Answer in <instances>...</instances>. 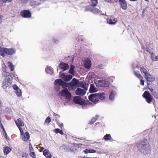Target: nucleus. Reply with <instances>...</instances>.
Segmentation results:
<instances>
[{
    "mask_svg": "<svg viewBox=\"0 0 158 158\" xmlns=\"http://www.w3.org/2000/svg\"><path fill=\"white\" fill-rule=\"evenodd\" d=\"M140 84L142 85H144V81L141 78L140 81Z\"/></svg>",
    "mask_w": 158,
    "mask_h": 158,
    "instance_id": "4d7b16f0",
    "label": "nucleus"
},
{
    "mask_svg": "<svg viewBox=\"0 0 158 158\" xmlns=\"http://www.w3.org/2000/svg\"><path fill=\"white\" fill-rule=\"evenodd\" d=\"M0 126L2 128V129L3 131H5V129L2 125V124L1 120H0Z\"/></svg>",
    "mask_w": 158,
    "mask_h": 158,
    "instance_id": "5fc2aeb1",
    "label": "nucleus"
},
{
    "mask_svg": "<svg viewBox=\"0 0 158 158\" xmlns=\"http://www.w3.org/2000/svg\"><path fill=\"white\" fill-rule=\"evenodd\" d=\"M11 76L8 75V77H6L3 81L2 85V88L5 89L10 85L11 83Z\"/></svg>",
    "mask_w": 158,
    "mask_h": 158,
    "instance_id": "20e7f679",
    "label": "nucleus"
},
{
    "mask_svg": "<svg viewBox=\"0 0 158 158\" xmlns=\"http://www.w3.org/2000/svg\"><path fill=\"white\" fill-rule=\"evenodd\" d=\"M154 95L155 96V97H156V98H157V99H158V95L156 94H155Z\"/></svg>",
    "mask_w": 158,
    "mask_h": 158,
    "instance_id": "e2e57ef3",
    "label": "nucleus"
},
{
    "mask_svg": "<svg viewBox=\"0 0 158 158\" xmlns=\"http://www.w3.org/2000/svg\"><path fill=\"white\" fill-rule=\"evenodd\" d=\"M89 91L90 93L96 92L97 91L96 88L93 84H90Z\"/></svg>",
    "mask_w": 158,
    "mask_h": 158,
    "instance_id": "a878e982",
    "label": "nucleus"
},
{
    "mask_svg": "<svg viewBox=\"0 0 158 158\" xmlns=\"http://www.w3.org/2000/svg\"><path fill=\"white\" fill-rule=\"evenodd\" d=\"M93 6L92 5H89L85 7V11H90L91 12Z\"/></svg>",
    "mask_w": 158,
    "mask_h": 158,
    "instance_id": "72a5a7b5",
    "label": "nucleus"
},
{
    "mask_svg": "<svg viewBox=\"0 0 158 158\" xmlns=\"http://www.w3.org/2000/svg\"><path fill=\"white\" fill-rule=\"evenodd\" d=\"M15 92L16 95L18 97H20V96L21 95L22 92L21 90L19 88L18 89H17L15 90Z\"/></svg>",
    "mask_w": 158,
    "mask_h": 158,
    "instance_id": "e433bc0d",
    "label": "nucleus"
},
{
    "mask_svg": "<svg viewBox=\"0 0 158 158\" xmlns=\"http://www.w3.org/2000/svg\"><path fill=\"white\" fill-rule=\"evenodd\" d=\"M92 3L93 4V6H96L98 3V0H90Z\"/></svg>",
    "mask_w": 158,
    "mask_h": 158,
    "instance_id": "79ce46f5",
    "label": "nucleus"
},
{
    "mask_svg": "<svg viewBox=\"0 0 158 158\" xmlns=\"http://www.w3.org/2000/svg\"><path fill=\"white\" fill-rule=\"evenodd\" d=\"M59 67L64 71L68 70L69 68L68 64L63 62H60L59 64Z\"/></svg>",
    "mask_w": 158,
    "mask_h": 158,
    "instance_id": "f8f14e48",
    "label": "nucleus"
},
{
    "mask_svg": "<svg viewBox=\"0 0 158 158\" xmlns=\"http://www.w3.org/2000/svg\"><path fill=\"white\" fill-rule=\"evenodd\" d=\"M144 77L148 82H152L155 80V77L153 75H151L149 73L148 74Z\"/></svg>",
    "mask_w": 158,
    "mask_h": 158,
    "instance_id": "4468645a",
    "label": "nucleus"
},
{
    "mask_svg": "<svg viewBox=\"0 0 158 158\" xmlns=\"http://www.w3.org/2000/svg\"><path fill=\"white\" fill-rule=\"evenodd\" d=\"M151 57L153 61L158 60V57L155 56L153 52L151 53Z\"/></svg>",
    "mask_w": 158,
    "mask_h": 158,
    "instance_id": "c85d7f7f",
    "label": "nucleus"
},
{
    "mask_svg": "<svg viewBox=\"0 0 158 158\" xmlns=\"http://www.w3.org/2000/svg\"><path fill=\"white\" fill-rule=\"evenodd\" d=\"M21 15L25 18H29L31 17V13L30 11L28 10H24L20 12Z\"/></svg>",
    "mask_w": 158,
    "mask_h": 158,
    "instance_id": "6e6552de",
    "label": "nucleus"
},
{
    "mask_svg": "<svg viewBox=\"0 0 158 158\" xmlns=\"http://www.w3.org/2000/svg\"><path fill=\"white\" fill-rule=\"evenodd\" d=\"M4 132L6 138L7 139V133H6V131H4Z\"/></svg>",
    "mask_w": 158,
    "mask_h": 158,
    "instance_id": "680f3d73",
    "label": "nucleus"
},
{
    "mask_svg": "<svg viewBox=\"0 0 158 158\" xmlns=\"http://www.w3.org/2000/svg\"><path fill=\"white\" fill-rule=\"evenodd\" d=\"M54 115L55 116V120L57 122L58 120L60 118V116L58 114H57L55 113H54Z\"/></svg>",
    "mask_w": 158,
    "mask_h": 158,
    "instance_id": "a18cd8bd",
    "label": "nucleus"
},
{
    "mask_svg": "<svg viewBox=\"0 0 158 158\" xmlns=\"http://www.w3.org/2000/svg\"><path fill=\"white\" fill-rule=\"evenodd\" d=\"M87 89H84L78 88L76 90L75 93L76 95L79 96H83L86 93V91Z\"/></svg>",
    "mask_w": 158,
    "mask_h": 158,
    "instance_id": "9d476101",
    "label": "nucleus"
},
{
    "mask_svg": "<svg viewBox=\"0 0 158 158\" xmlns=\"http://www.w3.org/2000/svg\"><path fill=\"white\" fill-rule=\"evenodd\" d=\"M80 105H82V108L83 109H85L86 108V106L87 104H85V102L84 101V103L83 104H80Z\"/></svg>",
    "mask_w": 158,
    "mask_h": 158,
    "instance_id": "09e8293b",
    "label": "nucleus"
},
{
    "mask_svg": "<svg viewBox=\"0 0 158 158\" xmlns=\"http://www.w3.org/2000/svg\"><path fill=\"white\" fill-rule=\"evenodd\" d=\"M15 122L18 127H20V126H22L24 125V124L22 122V119L20 118L18 119L17 121H16Z\"/></svg>",
    "mask_w": 158,
    "mask_h": 158,
    "instance_id": "4be33fe9",
    "label": "nucleus"
},
{
    "mask_svg": "<svg viewBox=\"0 0 158 158\" xmlns=\"http://www.w3.org/2000/svg\"><path fill=\"white\" fill-rule=\"evenodd\" d=\"M3 3H9L12 1V0H0Z\"/></svg>",
    "mask_w": 158,
    "mask_h": 158,
    "instance_id": "8fccbe9b",
    "label": "nucleus"
},
{
    "mask_svg": "<svg viewBox=\"0 0 158 158\" xmlns=\"http://www.w3.org/2000/svg\"><path fill=\"white\" fill-rule=\"evenodd\" d=\"M45 71L47 73L50 74L51 75L53 73V69L50 66H48L47 68L45 69Z\"/></svg>",
    "mask_w": 158,
    "mask_h": 158,
    "instance_id": "bb28decb",
    "label": "nucleus"
},
{
    "mask_svg": "<svg viewBox=\"0 0 158 158\" xmlns=\"http://www.w3.org/2000/svg\"><path fill=\"white\" fill-rule=\"evenodd\" d=\"M53 42L55 43H57L59 42V41L57 39H54L53 40Z\"/></svg>",
    "mask_w": 158,
    "mask_h": 158,
    "instance_id": "bf43d9fd",
    "label": "nucleus"
},
{
    "mask_svg": "<svg viewBox=\"0 0 158 158\" xmlns=\"http://www.w3.org/2000/svg\"><path fill=\"white\" fill-rule=\"evenodd\" d=\"M2 16L0 15V23L1 22V20L2 19Z\"/></svg>",
    "mask_w": 158,
    "mask_h": 158,
    "instance_id": "0e129e2a",
    "label": "nucleus"
},
{
    "mask_svg": "<svg viewBox=\"0 0 158 158\" xmlns=\"http://www.w3.org/2000/svg\"><path fill=\"white\" fill-rule=\"evenodd\" d=\"M22 139L24 141L28 140L30 138V135L28 132H25L24 134H23L21 136Z\"/></svg>",
    "mask_w": 158,
    "mask_h": 158,
    "instance_id": "f3484780",
    "label": "nucleus"
},
{
    "mask_svg": "<svg viewBox=\"0 0 158 158\" xmlns=\"http://www.w3.org/2000/svg\"><path fill=\"white\" fill-rule=\"evenodd\" d=\"M116 94V92L113 90H112L110 93L109 97V99L111 101H113L114 99V96Z\"/></svg>",
    "mask_w": 158,
    "mask_h": 158,
    "instance_id": "393cba45",
    "label": "nucleus"
},
{
    "mask_svg": "<svg viewBox=\"0 0 158 158\" xmlns=\"http://www.w3.org/2000/svg\"><path fill=\"white\" fill-rule=\"evenodd\" d=\"M77 86L81 88H83L84 89H87L86 87H85L84 83L83 82H81Z\"/></svg>",
    "mask_w": 158,
    "mask_h": 158,
    "instance_id": "ea45409f",
    "label": "nucleus"
},
{
    "mask_svg": "<svg viewBox=\"0 0 158 158\" xmlns=\"http://www.w3.org/2000/svg\"><path fill=\"white\" fill-rule=\"evenodd\" d=\"M121 7L123 10H126L127 8V2L125 0H118Z\"/></svg>",
    "mask_w": 158,
    "mask_h": 158,
    "instance_id": "ddd939ff",
    "label": "nucleus"
},
{
    "mask_svg": "<svg viewBox=\"0 0 158 158\" xmlns=\"http://www.w3.org/2000/svg\"><path fill=\"white\" fill-rule=\"evenodd\" d=\"M43 155L46 157V158H52V156L49 151L47 149H45L43 151Z\"/></svg>",
    "mask_w": 158,
    "mask_h": 158,
    "instance_id": "6ab92c4d",
    "label": "nucleus"
},
{
    "mask_svg": "<svg viewBox=\"0 0 158 158\" xmlns=\"http://www.w3.org/2000/svg\"><path fill=\"white\" fill-rule=\"evenodd\" d=\"M135 75L139 79L141 77V75L139 73H137L135 71L134 72Z\"/></svg>",
    "mask_w": 158,
    "mask_h": 158,
    "instance_id": "c03bdc74",
    "label": "nucleus"
},
{
    "mask_svg": "<svg viewBox=\"0 0 158 158\" xmlns=\"http://www.w3.org/2000/svg\"><path fill=\"white\" fill-rule=\"evenodd\" d=\"M79 81L75 78L73 79L72 81L69 82L68 89L69 90L75 89L79 84Z\"/></svg>",
    "mask_w": 158,
    "mask_h": 158,
    "instance_id": "39448f33",
    "label": "nucleus"
},
{
    "mask_svg": "<svg viewBox=\"0 0 158 158\" xmlns=\"http://www.w3.org/2000/svg\"><path fill=\"white\" fill-rule=\"evenodd\" d=\"M41 150L40 151V152H41V151H43V150H44V148L43 147H42L41 148Z\"/></svg>",
    "mask_w": 158,
    "mask_h": 158,
    "instance_id": "774afa93",
    "label": "nucleus"
},
{
    "mask_svg": "<svg viewBox=\"0 0 158 158\" xmlns=\"http://www.w3.org/2000/svg\"><path fill=\"white\" fill-rule=\"evenodd\" d=\"M29 149L30 152H34V149H33V147L31 148H29Z\"/></svg>",
    "mask_w": 158,
    "mask_h": 158,
    "instance_id": "052dcab7",
    "label": "nucleus"
},
{
    "mask_svg": "<svg viewBox=\"0 0 158 158\" xmlns=\"http://www.w3.org/2000/svg\"><path fill=\"white\" fill-rule=\"evenodd\" d=\"M6 111L8 113H10L11 111V109L8 107H7L6 108Z\"/></svg>",
    "mask_w": 158,
    "mask_h": 158,
    "instance_id": "3c124183",
    "label": "nucleus"
},
{
    "mask_svg": "<svg viewBox=\"0 0 158 158\" xmlns=\"http://www.w3.org/2000/svg\"><path fill=\"white\" fill-rule=\"evenodd\" d=\"M55 132L56 133H59L61 135H63L64 132L61 130L59 129V128H57L55 129Z\"/></svg>",
    "mask_w": 158,
    "mask_h": 158,
    "instance_id": "a19ab883",
    "label": "nucleus"
},
{
    "mask_svg": "<svg viewBox=\"0 0 158 158\" xmlns=\"http://www.w3.org/2000/svg\"><path fill=\"white\" fill-rule=\"evenodd\" d=\"M136 145L138 150L143 154L147 153L150 149L147 139L141 141Z\"/></svg>",
    "mask_w": 158,
    "mask_h": 158,
    "instance_id": "f257e3e1",
    "label": "nucleus"
},
{
    "mask_svg": "<svg viewBox=\"0 0 158 158\" xmlns=\"http://www.w3.org/2000/svg\"><path fill=\"white\" fill-rule=\"evenodd\" d=\"M140 71L142 74H144V76L145 77L149 73L147 71V69L144 67H141L140 68Z\"/></svg>",
    "mask_w": 158,
    "mask_h": 158,
    "instance_id": "b1692460",
    "label": "nucleus"
},
{
    "mask_svg": "<svg viewBox=\"0 0 158 158\" xmlns=\"http://www.w3.org/2000/svg\"><path fill=\"white\" fill-rule=\"evenodd\" d=\"M27 155L26 153H23L22 155V158H27Z\"/></svg>",
    "mask_w": 158,
    "mask_h": 158,
    "instance_id": "de8ad7c7",
    "label": "nucleus"
},
{
    "mask_svg": "<svg viewBox=\"0 0 158 158\" xmlns=\"http://www.w3.org/2000/svg\"><path fill=\"white\" fill-rule=\"evenodd\" d=\"M13 88L15 90L19 88L16 85H14L13 86Z\"/></svg>",
    "mask_w": 158,
    "mask_h": 158,
    "instance_id": "6e6d98bb",
    "label": "nucleus"
},
{
    "mask_svg": "<svg viewBox=\"0 0 158 158\" xmlns=\"http://www.w3.org/2000/svg\"><path fill=\"white\" fill-rule=\"evenodd\" d=\"M142 96L148 103H150L152 101L153 99L152 96L148 91H145L142 95Z\"/></svg>",
    "mask_w": 158,
    "mask_h": 158,
    "instance_id": "423d86ee",
    "label": "nucleus"
},
{
    "mask_svg": "<svg viewBox=\"0 0 158 158\" xmlns=\"http://www.w3.org/2000/svg\"><path fill=\"white\" fill-rule=\"evenodd\" d=\"M150 91L151 92L152 94L153 95V97L156 99H157V98L155 97L154 95L156 93V94L158 95V90L156 91L152 89H150Z\"/></svg>",
    "mask_w": 158,
    "mask_h": 158,
    "instance_id": "f704fd0d",
    "label": "nucleus"
},
{
    "mask_svg": "<svg viewBox=\"0 0 158 158\" xmlns=\"http://www.w3.org/2000/svg\"><path fill=\"white\" fill-rule=\"evenodd\" d=\"M88 98L89 100L93 103L95 104L98 101V94H91L89 95Z\"/></svg>",
    "mask_w": 158,
    "mask_h": 158,
    "instance_id": "0eeeda50",
    "label": "nucleus"
},
{
    "mask_svg": "<svg viewBox=\"0 0 158 158\" xmlns=\"http://www.w3.org/2000/svg\"><path fill=\"white\" fill-rule=\"evenodd\" d=\"M11 149L7 147H6L4 148V153L5 155L9 154L11 151Z\"/></svg>",
    "mask_w": 158,
    "mask_h": 158,
    "instance_id": "2f4dec72",
    "label": "nucleus"
},
{
    "mask_svg": "<svg viewBox=\"0 0 158 158\" xmlns=\"http://www.w3.org/2000/svg\"><path fill=\"white\" fill-rule=\"evenodd\" d=\"M20 1L22 3H26L28 1V0H20Z\"/></svg>",
    "mask_w": 158,
    "mask_h": 158,
    "instance_id": "13d9d810",
    "label": "nucleus"
},
{
    "mask_svg": "<svg viewBox=\"0 0 158 158\" xmlns=\"http://www.w3.org/2000/svg\"><path fill=\"white\" fill-rule=\"evenodd\" d=\"M112 138L110 134H106L105 135L103 139L106 140H110Z\"/></svg>",
    "mask_w": 158,
    "mask_h": 158,
    "instance_id": "c9c22d12",
    "label": "nucleus"
},
{
    "mask_svg": "<svg viewBox=\"0 0 158 158\" xmlns=\"http://www.w3.org/2000/svg\"><path fill=\"white\" fill-rule=\"evenodd\" d=\"M103 80H98L96 79L94 81V83L97 86H100L101 87H108L109 86L110 82L108 81L106 79H105L104 82L106 83V85L102 83Z\"/></svg>",
    "mask_w": 158,
    "mask_h": 158,
    "instance_id": "7ed1b4c3",
    "label": "nucleus"
},
{
    "mask_svg": "<svg viewBox=\"0 0 158 158\" xmlns=\"http://www.w3.org/2000/svg\"><path fill=\"white\" fill-rule=\"evenodd\" d=\"M29 155L31 157L35 156L34 152H30Z\"/></svg>",
    "mask_w": 158,
    "mask_h": 158,
    "instance_id": "864d4df0",
    "label": "nucleus"
},
{
    "mask_svg": "<svg viewBox=\"0 0 158 158\" xmlns=\"http://www.w3.org/2000/svg\"><path fill=\"white\" fill-rule=\"evenodd\" d=\"M117 21L116 18H114L113 16H111L107 21L110 24H114L117 22Z\"/></svg>",
    "mask_w": 158,
    "mask_h": 158,
    "instance_id": "a211bd4d",
    "label": "nucleus"
},
{
    "mask_svg": "<svg viewBox=\"0 0 158 158\" xmlns=\"http://www.w3.org/2000/svg\"><path fill=\"white\" fill-rule=\"evenodd\" d=\"M29 148H31L32 147V145H31V143H30L29 144Z\"/></svg>",
    "mask_w": 158,
    "mask_h": 158,
    "instance_id": "69168bd1",
    "label": "nucleus"
},
{
    "mask_svg": "<svg viewBox=\"0 0 158 158\" xmlns=\"http://www.w3.org/2000/svg\"><path fill=\"white\" fill-rule=\"evenodd\" d=\"M75 67L73 65H71L70 68L69 70V73H70L71 74H74V69Z\"/></svg>",
    "mask_w": 158,
    "mask_h": 158,
    "instance_id": "4c0bfd02",
    "label": "nucleus"
},
{
    "mask_svg": "<svg viewBox=\"0 0 158 158\" xmlns=\"http://www.w3.org/2000/svg\"><path fill=\"white\" fill-rule=\"evenodd\" d=\"M99 117V115H96L95 117H94L92 118L91 121L89 122V124L91 125L94 123Z\"/></svg>",
    "mask_w": 158,
    "mask_h": 158,
    "instance_id": "7c9ffc66",
    "label": "nucleus"
},
{
    "mask_svg": "<svg viewBox=\"0 0 158 158\" xmlns=\"http://www.w3.org/2000/svg\"><path fill=\"white\" fill-rule=\"evenodd\" d=\"M98 94L99 100L100 99L101 100H103L105 99V97L104 96L105 94L104 92H102V93Z\"/></svg>",
    "mask_w": 158,
    "mask_h": 158,
    "instance_id": "cd10ccee",
    "label": "nucleus"
},
{
    "mask_svg": "<svg viewBox=\"0 0 158 158\" xmlns=\"http://www.w3.org/2000/svg\"><path fill=\"white\" fill-rule=\"evenodd\" d=\"M60 77L64 81H69L73 77L71 75H67L64 73L61 74L60 75Z\"/></svg>",
    "mask_w": 158,
    "mask_h": 158,
    "instance_id": "9b49d317",
    "label": "nucleus"
},
{
    "mask_svg": "<svg viewBox=\"0 0 158 158\" xmlns=\"http://www.w3.org/2000/svg\"><path fill=\"white\" fill-rule=\"evenodd\" d=\"M7 65L9 67L11 71H13L14 70V66L11 62H7Z\"/></svg>",
    "mask_w": 158,
    "mask_h": 158,
    "instance_id": "473e14b6",
    "label": "nucleus"
},
{
    "mask_svg": "<svg viewBox=\"0 0 158 158\" xmlns=\"http://www.w3.org/2000/svg\"><path fill=\"white\" fill-rule=\"evenodd\" d=\"M15 52V50L12 48H6V54L9 55H12L14 54Z\"/></svg>",
    "mask_w": 158,
    "mask_h": 158,
    "instance_id": "dca6fc26",
    "label": "nucleus"
},
{
    "mask_svg": "<svg viewBox=\"0 0 158 158\" xmlns=\"http://www.w3.org/2000/svg\"><path fill=\"white\" fill-rule=\"evenodd\" d=\"M104 81H105V80H103V81H102V83L103 84H104V85H106V83H105V82H104Z\"/></svg>",
    "mask_w": 158,
    "mask_h": 158,
    "instance_id": "338daca9",
    "label": "nucleus"
},
{
    "mask_svg": "<svg viewBox=\"0 0 158 158\" xmlns=\"http://www.w3.org/2000/svg\"><path fill=\"white\" fill-rule=\"evenodd\" d=\"M84 65L85 67L87 69H89L91 66L90 60L89 59H85L84 61Z\"/></svg>",
    "mask_w": 158,
    "mask_h": 158,
    "instance_id": "2eb2a0df",
    "label": "nucleus"
},
{
    "mask_svg": "<svg viewBox=\"0 0 158 158\" xmlns=\"http://www.w3.org/2000/svg\"><path fill=\"white\" fill-rule=\"evenodd\" d=\"M100 12V10L97 8H92V9L91 12L93 13L94 14H96Z\"/></svg>",
    "mask_w": 158,
    "mask_h": 158,
    "instance_id": "58836bf2",
    "label": "nucleus"
},
{
    "mask_svg": "<svg viewBox=\"0 0 158 158\" xmlns=\"http://www.w3.org/2000/svg\"><path fill=\"white\" fill-rule=\"evenodd\" d=\"M63 81L61 79H57L54 81V83L55 85H58L61 86Z\"/></svg>",
    "mask_w": 158,
    "mask_h": 158,
    "instance_id": "5701e85b",
    "label": "nucleus"
},
{
    "mask_svg": "<svg viewBox=\"0 0 158 158\" xmlns=\"http://www.w3.org/2000/svg\"><path fill=\"white\" fill-rule=\"evenodd\" d=\"M6 48H2L0 46V54L3 57L6 56Z\"/></svg>",
    "mask_w": 158,
    "mask_h": 158,
    "instance_id": "412c9836",
    "label": "nucleus"
},
{
    "mask_svg": "<svg viewBox=\"0 0 158 158\" xmlns=\"http://www.w3.org/2000/svg\"><path fill=\"white\" fill-rule=\"evenodd\" d=\"M19 128L20 130V132L21 133V136L23 135V130L22 129L21 127H19Z\"/></svg>",
    "mask_w": 158,
    "mask_h": 158,
    "instance_id": "603ef678",
    "label": "nucleus"
},
{
    "mask_svg": "<svg viewBox=\"0 0 158 158\" xmlns=\"http://www.w3.org/2000/svg\"><path fill=\"white\" fill-rule=\"evenodd\" d=\"M51 120L50 117H48L46 118L45 122L48 123L51 122Z\"/></svg>",
    "mask_w": 158,
    "mask_h": 158,
    "instance_id": "49530a36",
    "label": "nucleus"
},
{
    "mask_svg": "<svg viewBox=\"0 0 158 158\" xmlns=\"http://www.w3.org/2000/svg\"><path fill=\"white\" fill-rule=\"evenodd\" d=\"M2 68H3V70L2 72V76H4L6 78V77H8V76H7V73L6 72V71L4 70H5L6 69V68H5L4 69V67L3 66H2Z\"/></svg>",
    "mask_w": 158,
    "mask_h": 158,
    "instance_id": "37998d69",
    "label": "nucleus"
},
{
    "mask_svg": "<svg viewBox=\"0 0 158 158\" xmlns=\"http://www.w3.org/2000/svg\"><path fill=\"white\" fill-rule=\"evenodd\" d=\"M84 152L85 154H87L89 153H94L96 152V151L94 149H86L84 151Z\"/></svg>",
    "mask_w": 158,
    "mask_h": 158,
    "instance_id": "c756f323",
    "label": "nucleus"
},
{
    "mask_svg": "<svg viewBox=\"0 0 158 158\" xmlns=\"http://www.w3.org/2000/svg\"><path fill=\"white\" fill-rule=\"evenodd\" d=\"M73 101L75 103L80 105L83 104L84 103L83 100L79 96H75L73 98Z\"/></svg>",
    "mask_w": 158,
    "mask_h": 158,
    "instance_id": "1a4fd4ad",
    "label": "nucleus"
},
{
    "mask_svg": "<svg viewBox=\"0 0 158 158\" xmlns=\"http://www.w3.org/2000/svg\"><path fill=\"white\" fill-rule=\"evenodd\" d=\"M30 4L31 6L34 8L36 6L39 5L41 3L34 0H31L30 1Z\"/></svg>",
    "mask_w": 158,
    "mask_h": 158,
    "instance_id": "aec40b11",
    "label": "nucleus"
},
{
    "mask_svg": "<svg viewBox=\"0 0 158 158\" xmlns=\"http://www.w3.org/2000/svg\"><path fill=\"white\" fill-rule=\"evenodd\" d=\"M69 85V83H66L63 81L61 86L64 88L61 91L59 92V94L62 96H64L68 100H69L71 98V94L68 91V89L66 88L68 87Z\"/></svg>",
    "mask_w": 158,
    "mask_h": 158,
    "instance_id": "f03ea898",
    "label": "nucleus"
}]
</instances>
